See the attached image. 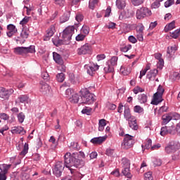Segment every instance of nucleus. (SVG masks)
Masks as SVG:
<instances>
[{
  "instance_id": "39",
  "label": "nucleus",
  "mask_w": 180,
  "mask_h": 180,
  "mask_svg": "<svg viewBox=\"0 0 180 180\" xmlns=\"http://www.w3.org/2000/svg\"><path fill=\"white\" fill-rule=\"evenodd\" d=\"M131 4H132L134 6H140V5L144 4V0H131Z\"/></svg>"
},
{
  "instance_id": "18",
  "label": "nucleus",
  "mask_w": 180,
  "mask_h": 180,
  "mask_svg": "<svg viewBox=\"0 0 180 180\" xmlns=\"http://www.w3.org/2000/svg\"><path fill=\"white\" fill-rule=\"evenodd\" d=\"M11 133L13 134H26V131L22 127H13L11 129Z\"/></svg>"
},
{
  "instance_id": "61",
  "label": "nucleus",
  "mask_w": 180,
  "mask_h": 180,
  "mask_svg": "<svg viewBox=\"0 0 180 180\" xmlns=\"http://www.w3.org/2000/svg\"><path fill=\"white\" fill-rule=\"evenodd\" d=\"M75 19L78 23H79L82 20H84V15L82 14H77L75 17Z\"/></svg>"
},
{
  "instance_id": "21",
  "label": "nucleus",
  "mask_w": 180,
  "mask_h": 180,
  "mask_svg": "<svg viewBox=\"0 0 180 180\" xmlns=\"http://www.w3.org/2000/svg\"><path fill=\"white\" fill-rule=\"evenodd\" d=\"M53 58L56 64H64L63 57H61V55L58 54V53L53 52Z\"/></svg>"
},
{
  "instance_id": "5",
  "label": "nucleus",
  "mask_w": 180,
  "mask_h": 180,
  "mask_svg": "<svg viewBox=\"0 0 180 180\" xmlns=\"http://www.w3.org/2000/svg\"><path fill=\"white\" fill-rule=\"evenodd\" d=\"M165 91V90L162 86L160 85L158 86L157 92L153 95V98L151 102L152 105H158V103H161Z\"/></svg>"
},
{
  "instance_id": "59",
  "label": "nucleus",
  "mask_w": 180,
  "mask_h": 180,
  "mask_svg": "<svg viewBox=\"0 0 180 180\" xmlns=\"http://www.w3.org/2000/svg\"><path fill=\"white\" fill-rule=\"evenodd\" d=\"M85 36H86L85 34H79L76 37L77 41H82V40H84V39H85Z\"/></svg>"
},
{
  "instance_id": "17",
  "label": "nucleus",
  "mask_w": 180,
  "mask_h": 180,
  "mask_svg": "<svg viewBox=\"0 0 180 180\" xmlns=\"http://www.w3.org/2000/svg\"><path fill=\"white\" fill-rule=\"evenodd\" d=\"M55 32L56 27L54 26H51L49 30H47L46 34L44 37V41H49V40H50V37H53Z\"/></svg>"
},
{
  "instance_id": "37",
  "label": "nucleus",
  "mask_w": 180,
  "mask_h": 180,
  "mask_svg": "<svg viewBox=\"0 0 180 180\" xmlns=\"http://www.w3.org/2000/svg\"><path fill=\"white\" fill-rule=\"evenodd\" d=\"M176 130L175 126L167 127V134H176Z\"/></svg>"
},
{
  "instance_id": "15",
  "label": "nucleus",
  "mask_w": 180,
  "mask_h": 180,
  "mask_svg": "<svg viewBox=\"0 0 180 180\" xmlns=\"http://www.w3.org/2000/svg\"><path fill=\"white\" fill-rule=\"evenodd\" d=\"M124 117L129 122V120H131L132 119H134V116L131 115V112H130V108L129 105H124Z\"/></svg>"
},
{
  "instance_id": "26",
  "label": "nucleus",
  "mask_w": 180,
  "mask_h": 180,
  "mask_svg": "<svg viewBox=\"0 0 180 180\" xmlns=\"http://www.w3.org/2000/svg\"><path fill=\"white\" fill-rule=\"evenodd\" d=\"M116 6L118 9H124L126 7V0H117Z\"/></svg>"
},
{
  "instance_id": "30",
  "label": "nucleus",
  "mask_w": 180,
  "mask_h": 180,
  "mask_svg": "<svg viewBox=\"0 0 180 180\" xmlns=\"http://www.w3.org/2000/svg\"><path fill=\"white\" fill-rule=\"evenodd\" d=\"M122 164L123 168H130V160H129V159L126 158H122Z\"/></svg>"
},
{
  "instance_id": "38",
  "label": "nucleus",
  "mask_w": 180,
  "mask_h": 180,
  "mask_svg": "<svg viewBox=\"0 0 180 180\" xmlns=\"http://www.w3.org/2000/svg\"><path fill=\"white\" fill-rule=\"evenodd\" d=\"M30 20V17L25 16L20 22V25H22V27H27L25 25H27Z\"/></svg>"
},
{
  "instance_id": "54",
  "label": "nucleus",
  "mask_w": 180,
  "mask_h": 180,
  "mask_svg": "<svg viewBox=\"0 0 180 180\" xmlns=\"http://www.w3.org/2000/svg\"><path fill=\"white\" fill-rule=\"evenodd\" d=\"M131 49V45H127L124 47L120 48V51H122L123 53H127L129 50Z\"/></svg>"
},
{
  "instance_id": "46",
  "label": "nucleus",
  "mask_w": 180,
  "mask_h": 180,
  "mask_svg": "<svg viewBox=\"0 0 180 180\" xmlns=\"http://www.w3.org/2000/svg\"><path fill=\"white\" fill-rule=\"evenodd\" d=\"M91 112H92V108H89V107H86L84 108H83V110H82V113H83V115H91Z\"/></svg>"
},
{
  "instance_id": "12",
  "label": "nucleus",
  "mask_w": 180,
  "mask_h": 180,
  "mask_svg": "<svg viewBox=\"0 0 180 180\" xmlns=\"http://www.w3.org/2000/svg\"><path fill=\"white\" fill-rule=\"evenodd\" d=\"M13 94V89L8 90L4 87H0V98L2 99H9V96Z\"/></svg>"
},
{
  "instance_id": "52",
  "label": "nucleus",
  "mask_w": 180,
  "mask_h": 180,
  "mask_svg": "<svg viewBox=\"0 0 180 180\" xmlns=\"http://www.w3.org/2000/svg\"><path fill=\"white\" fill-rule=\"evenodd\" d=\"M160 134L162 136H166V134H168V127H162L160 130Z\"/></svg>"
},
{
  "instance_id": "31",
  "label": "nucleus",
  "mask_w": 180,
  "mask_h": 180,
  "mask_svg": "<svg viewBox=\"0 0 180 180\" xmlns=\"http://www.w3.org/2000/svg\"><path fill=\"white\" fill-rule=\"evenodd\" d=\"M148 98L146 94H142L139 96V101L140 103H146Z\"/></svg>"
},
{
  "instance_id": "1",
  "label": "nucleus",
  "mask_w": 180,
  "mask_h": 180,
  "mask_svg": "<svg viewBox=\"0 0 180 180\" xmlns=\"http://www.w3.org/2000/svg\"><path fill=\"white\" fill-rule=\"evenodd\" d=\"M64 157L66 168H82L85 165L84 160L78 159V157L85 158V153L82 151H79V153H73L72 155L71 153H66Z\"/></svg>"
},
{
  "instance_id": "4",
  "label": "nucleus",
  "mask_w": 180,
  "mask_h": 180,
  "mask_svg": "<svg viewBox=\"0 0 180 180\" xmlns=\"http://www.w3.org/2000/svg\"><path fill=\"white\" fill-rule=\"evenodd\" d=\"M30 31L29 30V27H23L22 30L20 34V36L16 37L15 38V41H16L17 44H23L26 41V39L29 37V34Z\"/></svg>"
},
{
  "instance_id": "8",
  "label": "nucleus",
  "mask_w": 180,
  "mask_h": 180,
  "mask_svg": "<svg viewBox=\"0 0 180 180\" xmlns=\"http://www.w3.org/2000/svg\"><path fill=\"white\" fill-rule=\"evenodd\" d=\"M64 161H65V158H64ZM67 165L63 162H57L55 165V167L53 169V174L57 176V178H60V176L63 174V171H64V168H65Z\"/></svg>"
},
{
  "instance_id": "40",
  "label": "nucleus",
  "mask_w": 180,
  "mask_h": 180,
  "mask_svg": "<svg viewBox=\"0 0 180 180\" xmlns=\"http://www.w3.org/2000/svg\"><path fill=\"white\" fill-rule=\"evenodd\" d=\"M134 112L135 113H143L144 112V108H143L140 105H135L134 107Z\"/></svg>"
},
{
  "instance_id": "9",
  "label": "nucleus",
  "mask_w": 180,
  "mask_h": 180,
  "mask_svg": "<svg viewBox=\"0 0 180 180\" xmlns=\"http://www.w3.org/2000/svg\"><path fill=\"white\" fill-rule=\"evenodd\" d=\"M133 144H134V139H133V136L129 134H126L123 143H122V148L124 150H129V148H131L133 147Z\"/></svg>"
},
{
  "instance_id": "22",
  "label": "nucleus",
  "mask_w": 180,
  "mask_h": 180,
  "mask_svg": "<svg viewBox=\"0 0 180 180\" xmlns=\"http://www.w3.org/2000/svg\"><path fill=\"white\" fill-rule=\"evenodd\" d=\"M106 140V136L95 137L91 139V143L93 144H102Z\"/></svg>"
},
{
  "instance_id": "10",
  "label": "nucleus",
  "mask_w": 180,
  "mask_h": 180,
  "mask_svg": "<svg viewBox=\"0 0 180 180\" xmlns=\"http://www.w3.org/2000/svg\"><path fill=\"white\" fill-rule=\"evenodd\" d=\"M91 53H92V46L89 44H86L77 49V54L79 56L91 54Z\"/></svg>"
},
{
  "instance_id": "16",
  "label": "nucleus",
  "mask_w": 180,
  "mask_h": 180,
  "mask_svg": "<svg viewBox=\"0 0 180 180\" xmlns=\"http://www.w3.org/2000/svg\"><path fill=\"white\" fill-rule=\"evenodd\" d=\"M176 50H178V47H176V45H173L172 46L167 47V55H166L167 57L168 58H172Z\"/></svg>"
},
{
  "instance_id": "45",
  "label": "nucleus",
  "mask_w": 180,
  "mask_h": 180,
  "mask_svg": "<svg viewBox=\"0 0 180 180\" xmlns=\"http://www.w3.org/2000/svg\"><path fill=\"white\" fill-rule=\"evenodd\" d=\"M179 32H180V28L170 33V36L173 39H178V37H179Z\"/></svg>"
},
{
  "instance_id": "55",
  "label": "nucleus",
  "mask_w": 180,
  "mask_h": 180,
  "mask_svg": "<svg viewBox=\"0 0 180 180\" xmlns=\"http://www.w3.org/2000/svg\"><path fill=\"white\" fill-rule=\"evenodd\" d=\"M110 64L112 67H114V65H117V57L113 56L112 58H111Z\"/></svg>"
},
{
  "instance_id": "64",
  "label": "nucleus",
  "mask_w": 180,
  "mask_h": 180,
  "mask_svg": "<svg viewBox=\"0 0 180 180\" xmlns=\"http://www.w3.org/2000/svg\"><path fill=\"white\" fill-rule=\"evenodd\" d=\"M143 32H137L136 37L139 41H143L144 38L143 37Z\"/></svg>"
},
{
  "instance_id": "33",
  "label": "nucleus",
  "mask_w": 180,
  "mask_h": 180,
  "mask_svg": "<svg viewBox=\"0 0 180 180\" xmlns=\"http://www.w3.org/2000/svg\"><path fill=\"white\" fill-rule=\"evenodd\" d=\"M172 29H175V21H172V22L169 23L168 25H167L165 27V32H169V30H172Z\"/></svg>"
},
{
  "instance_id": "42",
  "label": "nucleus",
  "mask_w": 180,
  "mask_h": 180,
  "mask_svg": "<svg viewBox=\"0 0 180 180\" xmlns=\"http://www.w3.org/2000/svg\"><path fill=\"white\" fill-rule=\"evenodd\" d=\"M153 144V141L151 139H148L146 143L144 145H142V148H144V147L146 148V150H150Z\"/></svg>"
},
{
  "instance_id": "27",
  "label": "nucleus",
  "mask_w": 180,
  "mask_h": 180,
  "mask_svg": "<svg viewBox=\"0 0 180 180\" xmlns=\"http://www.w3.org/2000/svg\"><path fill=\"white\" fill-rule=\"evenodd\" d=\"M122 174L124 175V176H127V178H129V179H131V177L133 175H131V173H130V167H124V169L122 170Z\"/></svg>"
},
{
  "instance_id": "43",
  "label": "nucleus",
  "mask_w": 180,
  "mask_h": 180,
  "mask_svg": "<svg viewBox=\"0 0 180 180\" xmlns=\"http://www.w3.org/2000/svg\"><path fill=\"white\" fill-rule=\"evenodd\" d=\"M17 117L19 123H23V122H25V119L26 117L25 116V114L23 112H20L17 115Z\"/></svg>"
},
{
  "instance_id": "63",
  "label": "nucleus",
  "mask_w": 180,
  "mask_h": 180,
  "mask_svg": "<svg viewBox=\"0 0 180 180\" xmlns=\"http://www.w3.org/2000/svg\"><path fill=\"white\" fill-rule=\"evenodd\" d=\"M123 109L124 110V105H123V104L120 103L117 108L118 113H123Z\"/></svg>"
},
{
  "instance_id": "58",
  "label": "nucleus",
  "mask_w": 180,
  "mask_h": 180,
  "mask_svg": "<svg viewBox=\"0 0 180 180\" xmlns=\"http://www.w3.org/2000/svg\"><path fill=\"white\" fill-rule=\"evenodd\" d=\"M0 119L3 120H9V115L5 112L0 113Z\"/></svg>"
},
{
  "instance_id": "24",
  "label": "nucleus",
  "mask_w": 180,
  "mask_h": 180,
  "mask_svg": "<svg viewBox=\"0 0 180 180\" xmlns=\"http://www.w3.org/2000/svg\"><path fill=\"white\" fill-rule=\"evenodd\" d=\"M12 167V165H6V164H2L0 165V170L2 174H8V171L11 169V167Z\"/></svg>"
},
{
  "instance_id": "20",
  "label": "nucleus",
  "mask_w": 180,
  "mask_h": 180,
  "mask_svg": "<svg viewBox=\"0 0 180 180\" xmlns=\"http://www.w3.org/2000/svg\"><path fill=\"white\" fill-rule=\"evenodd\" d=\"M158 75V70L153 69L150 70L147 74V78L149 81H154L155 79V77Z\"/></svg>"
},
{
  "instance_id": "32",
  "label": "nucleus",
  "mask_w": 180,
  "mask_h": 180,
  "mask_svg": "<svg viewBox=\"0 0 180 180\" xmlns=\"http://www.w3.org/2000/svg\"><path fill=\"white\" fill-rule=\"evenodd\" d=\"M69 148L75 151H78V150H79V145H78V143L77 142H71L70 145L69 146Z\"/></svg>"
},
{
  "instance_id": "19",
  "label": "nucleus",
  "mask_w": 180,
  "mask_h": 180,
  "mask_svg": "<svg viewBox=\"0 0 180 180\" xmlns=\"http://www.w3.org/2000/svg\"><path fill=\"white\" fill-rule=\"evenodd\" d=\"M177 113H170L162 116L163 124H168L171 120H172V116H176Z\"/></svg>"
},
{
  "instance_id": "34",
  "label": "nucleus",
  "mask_w": 180,
  "mask_h": 180,
  "mask_svg": "<svg viewBox=\"0 0 180 180\" xmlns=\"http://www.w3.org/2000/svg\"><path fill=\"white\" fill-rule=\"evenodd\" d=\"M70 20V14L68 13H64L63 16L60 17V23H65Z\"/></svg>"
},
{
  "instance_id": "56",
  "label": "nucleus",
  "mask_w": 180,
  "mask_h": 180,
  "mask_svg": "<svg viewBox=\"0 0 180 180\" xmlns=\"http://www.w3.org/2000/svg\"><path fill=\"white\" fill-rule=\"evenodd\" d=\"M160 2L161 1H158L153 2L151 4V8H153V9H157V8H160V6L161 5Z\"/></svg>"
},
{
  "instance_id": "23",
  "label": "nucleus",
  "mask_w": 180,
  "mask_h": 180,
  "mask_svg": "<svg viewBox=\"0 0 180 180\" xmlns=\"http://www.w3.org/2000/svg\"><path fill=\"white\" fill-rule=\"evenodd\" d=\"M128 124L130 129H132V130L139 129V125L137 124V120H136V117L133 118L132 120H129V121H128Z\"/></svg>"
},
{
  "instance_id": "6",
  "label": "nucleus",
  "mask_w": 180,
  "mask_h": 180,
  "mask_svg": "<svg viewBox=\"0 0 180 180\" xmlns=\"http://www.w3.org/2000/svg\"><path fill=\"white\" fill-rule=\"evenodd\" d=\"M180 149V143L178 141H173L170 142L167 146L165 147V151L167 154H174Z\"/></svg>"
},
{
  "instance_id": "47",
  "label": "nucleus",
  "mask_w": 180,
  "mask_h": 180,
  "mask_svg": "<svg viewBox=\"0 0 180 180\" xmlns=\"http://www.w3.org/2000/svg\"><path fill=\"white\" fill-rule=\"evenodd\" d=\"M113 66L109 64H107L106 66L104 68L105 72H113Z\"/></svg>"
},
{
  "instance_id": "62",
  "label": "nucleus",
  "mask_w": 180,
  "mask_h": 180,
  "mask_svg": "<svg viewBox=\"0 0 180 180\" xmlns=\"http://www.w3.org/2000/svg\"><path fill=\"white\" fill-rule=\"evenodd\" d=\"M73 94H74V90H72V89H68L65 91L66 96H72Z\"/></svg>"
},
{
  "instance_id": "48",
  "label": "nucleus",
  "mask_w": 180,
  "mask_h": 180,
  "mask_svg": "<svg viewBox=\"0 0 180 180\" xmlns=\"http://www.w3.org/2000/svg\"><path fill=\"white\" fill-rule=\"evenodd\" d=\"M133 92H134V94H135V95H137V94H139V92H144V89L140 87L139 86H136L133 89Z\"/></svg>"
},
{
  "instance_id": "3",
  "label": "nucleus",
  "mask_w": 180,
  "mask_h": 180,
  "mask_svg": "<svg viewBox=\"0 0 180 180\" xmlns=\"http://www.w3.org/2000/svg\"><path fill=\"white\" fill-rule=\"evenodd\" d=\"M82 95V103L86 105H92L95 102V96L92 93L89 92L88 89H83L80 91Z\"/></svg>"
},
{
  "instance_id": "51",
  "label": "nucleus",
  "mask_w": 180,
  "mask_h": 180,
  "mask_svg": "<svg viewBox=\"0 0 180 180\" xmlns=\"http://www.w3.org/2000/svg\"><path fill=\"white\" fill-rule=\"evenodd\" d=\"M125 15L127 16V18H133V16H134V11L132 10H127L125 11Z\"/></svg>"
},
{
  "instance_id": "11",
  "label": "nucleus",
  "mask_w": 180,
  "mask_h": 180,
  "mask_svg": "<svg viewBox=\"0 0 180 180\" xmlns=\"http://www.w3.org/2000/svg\"><path fill=\"white\" fill-rule=\"evenodd\" d=\"M84 70H86L87 74L89 75H94L95 72L99 70V65L98 64H91V65H85Z\"/></svg>"
},
{
  "instance_id": "53",
  "label": "nucleus",
  "mask_w": 180,
  "mask_h": 180,
  "mask_svg": "<svg viewBox=\"0 0 180 180\" xmlns=\"http://www.w3.org/2000/svg\"><path fill=\"white\" fill-rule=\"evenodd\" d=\"M179 151L176 150L172 155V158L173 161H176L177 160H179Z\"/></svg>"
},
{
  "instance_id": "28",
  "label": "nucleus",
  "mask_w": 180,
  "mask_h": 180,
  "mask_svg": "<svg viewBox=\"0 0 180 180\" xmlns=\"http://www.w3.org/2000/svg\"><path fill=\"white\" fill-rule=\"evenodd\" d=\"M25 54H28V53H30L32 54L36 53V48L33 45H31L28 47H25Z\"/></svg>"
},
{
  "instance_id": "35",
  "label": "nucleus",
  "mask_w": 180,
  "mask_h": 180,
  "mask_svg": "<svg viewBox=\"0 0 180 180\" xmlns=\"http://www.w3.org/2000/svg\"><path fill=\"white\" fill-rule=\"evenodd\" d=\"M98 5V0H89V9H95V6Z\"/></svg>"
},
{
  "instance_id": "2",
  "label": "nucleus",
  "mask_w": 180,
  "mask_h": 180,
  "mask_svg": "<svg viewBox=\"0 0 180 180\" xmlns=\"http://www.w3.org/2000/svg\"><path fill=\"white\" fill-rule=\"evenodd\" d=\"M75 30V27L74 26H68L65 29L62 34L63 40H58L57 43H54L58 47V46H61V44H64V41L65 44H68V41L71 40L72 37V34H74V32Z\"/></svg>"
},
{
  "instance_id": "50",
  "label": "nucleus",
  "mask_w": 180,
  "mask_h": 180,
  "mask_svg": "<svg viewBox=\"0 0 180 180\" xmlns=\"http://www.w3.org/2000/svg\"><path fill=\"white\" fill-rule=\"evenodd\" d=\"M81 32L84 33V34H89V27L86 25H83L81 30Z\"/></svg>"
},
{
  "instance_id": "7",
  "label": "nucleus",
  "mask_w": 180,
  "mask_h": 180,
  "mask_svg": "<svg viewBox=\"0 0 180 180\" xmlns=\"http://www.w3.org/2000/svg\"><path fill=\"white\" fill-rule=\"evenodd\" d=\"M151 10L148 9L147 7H142L136 10V19H144V18H148L151 16Z\"/></svg>"
},
{
  "instance_id": "44",
  "label": "nucleus",
  "mask_w": 180,
  "mask_h": 180,
  "mask_svg": "<svg viewBox=\"0 0 180 180\" xmlns=\"http://www.w3.org/2000/svg\"><path fill=\"white\" fill-rule=\"evenodd\" d=\"M27 151H29V144L25 143L22 150L20 153V155L25 156Z\"/></svg>"
},
{
  "instance_id": "60",
  "label": "nucleus",
  "mask_w": 180,
  "mask_h": 180,
  "mask_svg": "<svg viewBox=\"0 0 180 180\" xmlns=\"http://www.w3.org/2000/svg\"><path fill=\"white\" fill-rule=\"evenodd\" d=\"M172 5H174V0H167L165 3V8H169V6H172Z\"/></svg>"
},
{
  "instance_id": "36",
  "label": "nucleus",
  "mask_w": 180,
  "mask_h": 180,
  "mask_svg": "<svg viewBox=\"0 0 180 180\" xmlns=\"http://www.w3.org/2000/svg\"><path fill=\"white\" fill-rule=\"evenodd\" d=\"M18 99L21 103H25V102H29V96L21 95L18 97Z\"/></svg>"
},
{
  "instance_id": "41",
  "label": "nucleus",
  "mask_w": 180,
  "mask_h": 180,
  "mask_svg": "<svg viewBox=\"0 0 180 180\" xmlns=\"http://www.w3.org/2000/svg\"><path fill=\"white\" fill-rule=\"evenodd\" d=\"M56 79L58 82H63L65 79V75L64 73H59L56 75Z\"/></svg>"
},
{
  "instance_id": "14",
  "label": "nucleus",
  "mask_w": 180,
  "mask_h": 180,
  "mask_svg": "<svg viewBox=\"0 0 180 180\" xmlns=\"http://www.w3.org/2000/svg\"><path fill=\"white\" fill-rule=\"evenodd\" d=\"M7 32L6 34L8 37H12L14 34H16L18 33V29L16 28V26H15L13 24H10L7 25Z\"/></svg>"
},
{
  "instance_id": "49",
  "label": "nucleus",
  "mask_w": 180,
  "mask_h": 180,
  "mask_svg": "<svg viewBox=\"0 0 180 180\" xmlns=\"http://www.w3.org/2000/svg\"><path fill=\"white\" fill-rule=\"evenodd\" d=\"M145 180H153V173L151 172H148L144 174Z\"/></svg>"
},
{
  "instance_id": "57",
  "label": "nucleus",
  "mask_w": 180,
  "mask_h": 180,
  "mask_svg": "<svg viewBox=\"0 0 180 180\" xmlns=\"http://www.w3.org/2000/svg\"><path fill=\"white\" fill-rule=\"evenodd\" d=\"M157 67L158 68H159V70H162L164 67V59H160V60H158Z\"/></svg>"
},
{
  "instance_id": "25",
  "label": "nucleus",
  "mask_w": 180,
  "mask_h": 180,
  "mask_svg": "<svg viewBox=\"0 0 180 180\" xmlns=\"http://www.w3.org/2000/svg\"><path fill=\"white\" fill-rule=\"evenodd\" d=\"M14 53L15 54H18V56H24V54H26L25 47L23 46H18L15 48Z\"/></svg>"
},
{
  "instance_id": "13",
  "label": "nucleus",
  "mask_w": 180,
  "mask_h": 180,
  "mask_svg": "<svg viewBox=\"0 0 180 180\" xmlns=\"http://www.w3.org/2000/svg\"><path fill=\"white\" fill-rule=\"evenodd\" d=\"M39 91L42 95L48 96V95H50L51 87L48 84L44 83L41 85Z\"/></svg>"
},
{
  "instance_id": "29",
  "label": "nucleus",
  "mask_w": 180,
  "mask_h": 180,
  "mask_svg": "<svg viewBox=\"0 0 180 180\" xmlns=\"http://www.w3.org/2000/svg\"><path fill=\"white\" fill-rule=\"evenodd\" d=\"M70 101L72 103H78L79 101V96L78 94H75L70 98Z\"/></svg>"
}]
</instances>
